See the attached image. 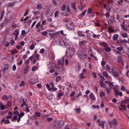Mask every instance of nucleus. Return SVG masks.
I'll return each mask as SVG.
<instances>
[{"label": "nucleus", "instance_id": "1", "mask_svg": "<svg viewBox=\"0 0 129 129\" xmlns=\"http://www.w3.org/2000/svg\"><path fill=\"white\" fill-rule=\"evenodd\" d=\"M129 102V99H126L125 100V101L122 100L121 101V104L119 105L120 107H121L124 111L126 110V106L125 105H122V104H127Z\"/></svg>", "mask_w": 129, "mask_h": 129}, {"label": "nucleus", "instance_id": "2", "mask_svg": "<svg viewBox=\"0 0 129 129\" xmlns=\"http://www.w3.org/2000/svg\"><path fill=\"white\" fill-rule=\"evenodd\" d=\"M77 54L79 58H81V59H82L83 60H84V59L87 58V55L86 54L84 53V52L81 50H78Z\"/></svg>", "mask_w": 129, "mask_h": 129}, {"label": "nucleus", "instance_id": "3", "mask_svg": "<svg viewBox=\"0 0 129 129\" xmlns=\"http://www.w3.org/2000/svg\"><path fill=\"white\" fill-rule=\"evenodd\" d=\"M75 49L73 48L69 47L67 49V54L69 55L70 57H72L74 55Z\"/></svg>", "mask_w": 129, "mask_h": 129}, {"label": "nucleus", "instance_id": "4", "mask_svg": "<svg viewBox=\"0 0 129 129\" xmlns=\"http://www.w3.org/2000/svg\"><path fill=\"white\" fill-rule=\"evenodd\" d=\"M56 43L59 46H66V44H65V42H64V41L60 38L56 41Z\"/></svg>", "mask_w": 129, "mask_h": 129}, {"label": "nucleus", "instance_id": "5", "mask_svg": "<svg viewBox=\"0 0 129 129\" xmlns=\"http://www.w3.org/2000/svg\"><path fill=\"white\" fill-rule=\"evenodd\" d=\"M4 122L5 123V124H9V123H11V121H10V120L7 119L5 117L2 119V120L1 121V123L3 124Z\"/></svg>", "mask_w": 129, "mask_h": 129}, {"label": "nucleus", "instance_id": "6", "mask_svg": "<svg viewBox=\"0 0 129 129\" xmlns=\"http://www.w3.org/2000/svg\"><path fill=\"white\" fill-rule=\"evenodd\" d=\"M10 98H12V96L10 95L9 96H7V95H3L2 96V99L3 100H9Z\"/></svg>", "mask_w": 129, "mask_h": 129}, {"label": "nucleus", "instance_id": "7", "mask_svg": "<svg viewBox=\"0 0 129 129\" xmlns=\"http://www.w3.org/2000/svg\"><path fill=\"white\" fill-rule=\"evenodd\" d=\"M13 35L15 36V40H18V37L19 36V30H16L13 33Z\"/></svg>", "mask_w": 129, "mask_h": 129}, {"label": "nucleus", "instance_id": "8", "mask_svg": "<svg viewBox=\"0 0 129 129\" xmlns=\"http://www.w3.org/2000/svg\"><path fill=\"white\" fill-rule=\"evenodd\" d=\"M10 66V64L9 63H7L4 65V68L3 70V73H6V70H8L9 69V67Z\"/></svg>", "mask_w": 129, "mask_h": 129}, {"label": "nucleus", "instance_id": "9", "mask_svg": "<svg viewBox=\"0 0 129 129\" xmlns=\"http://www.w3.org/2000/svg\"><path fill=\"white\" fill-rule=\"evenodd\" d=\"M58 63L59 66H63L64 65V59H58Z\"/></svg>", "mask_w": 129, "mask_h": 129}, {"label": "nucleus", "instance_id": "10", "mask_svg": "<svg viewBox=\"0 0 129 129\" xmlns=\"http://www.w3.org/2000/svg\"><path fill=\"white\" fill-rule=\"evenodd\" d=\"M38 81L36 79H32L31 80L29 81V83L30 85H33V84H35V83H37Z\"/></svg>", "mask_w": 129, "mask_h": 129}, {"label": "nucleus", "instance_id": "11", "mask_svg": "<svg viewBox=\"0 0 129 129\" xmlns=\"http://www.w3.org/2000/svg\"><path fill=\"white\" fill-rule=\"evenodd\" d=\"M60 10L62 11V12H65V11H66V4H63L61 6Z\"/></svg>", "mask_w": 129, "mask_h": 129}, {"label": "nucleus", "instance_id": "12", "mask_svg": "<svg viewBox=\"0 0 129 129\" xmlns=\"http://www.w3.org/2000/svg\"><path fill=\"white\" fill-rule=\"evenodd\" d=\"M104 48H105V51H106V52H110L111 49H110V48L109 47H108V46H107V45L104 44Z\"/></svg>", "mask_w": 129, "mask_h": 129}, {"label": "nucleus", "instance_id": "13", "mask_svg": "<svg viewBox=\"0 0 129 129\" xmlns=\"http://www.w3.org/2000/svg\"><path fill=\"white\" fill-rule=\"evenodd\" d=\"M58 124L59 125V126H57L58 127H60V128H61V127H63V126L64 125V121H59L58 122Z\"/></svg>", "mask_w": 129, "mask_h": 129}, {"label": "nucleus", "instance_id": "14", "mask_svg": "<svg viewBox=\"0 0 129 129\" xmlns=\"http://www.w3.org/2000/svg\"><path fill=\"white\" fill-rule=\"evenodd\" d=\"M16 5V2H13V3H9V5L8 6V8H12V7H14Z\"/></svg>", "mask_w": 129, "mask_h": 129}, {"label": "nucleus", "instance_id": "15", "mask_svg": "<svg viewBox=\"0 0 129 129\" xmlns=\"http://www.w3.org/2000/svg\"><path fill=\"white\" fill-rule=\"evenodd\" d=\"M112 74L114 77H118L119 73L113 71Z\"/></svg>", "mask_w": 129, "mask_h": 129}, {"label": "nucleus", "instance_id": "16", "mask_svg": "<svg viewBox=\"0 0 129 129\" xmlns=\"http://www.w3.org/2000/svg\"><path fill=\"white\" fill-rule=\"evenodd\" d=\"M90 98L93 101L95 100V97L94 96V95H93L92 93H91L90 94Z\"/></svg>", "mask_w": 129, "mask_h": 129}, {"label": "nucleus", "instance_id": "17", "mask_svg": "<svg viewBox=\"0 0 129 129\" xmlns=\"http://www.w3.org/2000/svg\"><path fill=\"white\" fill-rule=\"evenodd\" d=\"M105 123V121H102L101 123H99V125L100 126L101 125L102 128H104V124Z\"/></svg>", "mask_w": 129, "mask_h": 129}, {"label": "nucleus", "instance_id": "18", "mask_svg": "<svg viewBox=\"0 0 129 129\" xmlns=\"http://www.w3.org/2000/svg\"><path fill=\"white\" fill-rule=\"evenodd\" d=\"M72 8L75 11L76 10V2H73L72 4Z\"/></svg>", "mask_w": 129, "mask_h": 129}, {"label": "nucleus", "instance_id": "19", "mask_svg": "<svg viewBox=\"0 0 129 129\" xmlns=\"http://www.w3.org/2000/svg\"><path fill=\"white\" fill-rule=\"evenodd\" d=\"M78 33L79 37H85V35L83 34V32H82V31H78Z\"/></svg>", "mask_w": 129, "mask_h": 129}, {"label": "nucleus", "instance_id": "20", "mask_svg": "<svg viewBox=\"0 0 129 129\" xmlns=\"http://www.w3.org/2000/svg\"><path fill=\"white\" fill-rule=\"evenodd\" d=\"M105 90L107 92V94H110V92H111V89L106 88Z\"/></svg>", "mask_w": 129, "mask_h": 129}, {"label": "nucleus", "instance_id": "21", "mask_svg": "<svg viewBox=\"0 0 129 129\" xmlns=\"http://www.w3.org/2000/svg\"><path fill=\"white\" fill-rule=\"evenodd\" d=\"M102 75L107 78L108 77V74H107V72L105 71L102 73Z\"/></svg>", "mask_w": 129, "mask_h": 129}, {"label": "nucleus", "instance_id": "22", "mask_svg": "<svg viewBox=\"0 0 129 129\" xmlns=\"http://www.w3.org/2000/svg\"><path fill=\"white\" fill-rule=\"evenodd\" d=\"M117 38H118V35L115 34L114 36H113L112 39L113 41H117Z\"/></svg>", "mask_w": 129, "mask_h": 129}, {"label": "nucleus", "instance_id": "23", "mask_svg": "<svg viewBox=\"0 0 129 129\" xmlns=\"http://www.w3.org/2000/svg\"><path fill=\"white\" fill-rule=\"evenodd\" d=\"M42 8H43V6H42V5H38L36 7L37 10H39V11H41Z\"/></svg>", "mask_w": 129, "mask_h": 129}, {"label": "nucleus", "instance_id": "24", "mask_svg": "<svg viewBox=\"0 0 129 129\" xmlns=\"http://www.w3.org/2000/svg\"><path fill=\"white\" fill-rule=\"evenodd\" d=\"M108 85L110 89H111L112 87H113V83H112L111 82H108Z\"/></svg>", "mask_w": 129, "mask_h": 129}, {"label": "nucleus", "instance_id": "25", "mask_svg": "<svg viewBox=\"0 0 129 129\" xmlns=\"http://www.w3.org/2000/svg\"><path fill=\"white\" fill-rule=\"evenodd\" d=\"M85 43H86V41L83 40L79 43V45L81 47V46L85 45Z\"/></svg>", "mask_w": 129, "mask_h": 129}, {"label": "nucleus", "instance_id": "26", "mask_svg": "<svg viewBox=\"0 0 129 129\" xmlns=\"http://www.w3.org/2000/svg\"><path fill=\"white\" fill-rule=\"evenodd\" d=\"M58 126H60V125L59 124V123L57 122L54 125V128L55 129L61 128V127H58Z\"/></svg>", "mask_w": 129, "mask_h": 129}, {"label": "nucleus", "instance_id": "27", "mask_svg": "<svg viewBox=\"0 0 129 129\" xmlns=\"http://www.w3.org/2000/svg\"><path fill=\"white\" fill-rule=\"evenodd\" d=\"M117 60H118V62H122V57H121V56L119 55L117 57Z\"/></svg>", "mask_w": 129, "mask_h": 129}, {"label": "nucleus", "instance_id": "28", "mask_svg": "<svg viewBox=\"0 0 129 129\" xmlns=\"http://www.w3.org/2000/svg\"><path fill=\"white\" fill-rule=\"evenodd\" d=\"M11 102L8 101L7 104L6 106V108H9V107H11Z\"/></svg>", "mask_w": 129, "mask_h": 129}, {"label": "nucleus", "instance_id": "29", "mask_svg": "<svg viewBox=\"0 0 129 129\" xmlns=\"http://www.w3.org/2000/svg\"><path fill=\"white\" fill-rule=\"evenodd\" d=\"M113 124H114V125H116V124H117V119L114 118L113 120Z\"/></svg>", "mask_w": 129, "mask_h": 129}, {"label": "nucleus", "instance_id": "30", "mask_svg": "<svg viewBox=\"0 0 129 129\" xmlns=\"http://www.w3.org/2000/svg\"><path fill=\"white\" fill-rule=\"evenodd\" d=\"M49 35L50 37L54 38V37H55L56 36V35H57V33H50Z\"/></svg>", "mask_w": 129, "mask_h": 129}, {"label": "nucleus", "instance_id": "31", "mask_svg": "<svg viewBox=\"0 0 129 129\" xmlns=\"http://www.w3.org/2000/svg\"><path fill=\"white\" fill-rule=\"evenodd\" d=\"M4 16H5V11H3L1 14V17L0 18V21L3 20V18H4Z\"/></svg>", "mask_w": 129, "mask_h": 129}, {"label": "nucleus", "instance_id": "32", "mask_svg": "<svg viewBox=\"0 0 129 129\" xmlns=\"http://www.w3.org/2000/svg\"><path fill=\"white\" fill-rule=\"evenodd\" d=\"M86 12H87V11L85 10L83 12H82V14H81L80 15V16L81 17V18L84 17V16H85V14H86Z\"/></svg>", "mask_w": 129, "mask_h": 129}, {"label": "nucleus", "instance_id": "33", "mask_svg": "<svg viewBox=\"0 0 129 129\" xmlns=\"http://www.w3.org/2000/svg\"><path fill=\"white\" fill-rule=\"evenodd\" d=\"M108 31L111 33H113L114 32V30L112 29V27L111 26L109 27Z\"/></svg>", "mask_w": 129, "mask_h": 129}, {"label": "nucleus", "instance_id": "34", "mask_svg": "<svg viewBox=\"0 0 129 129\" xmlns=\"http://www.w3.org/2000/svg\"><path fill=\"white\" fill-rule=\"evenodd\" d=\"M80 78L81 79H84V78H85V77H84V74L83 73H81L80 74Z\"/></svg>", "mask_w": 129, "mask_h": 129}, {"label": "nucleus", "instance_id": "35", "mask_svg": "<svg viewBox=\"0 0 129 129\" xmlns=\"http://www.w3.org/2000/svg\"><path fill=\"white\" fill-rule=\"evenodd\" d=\"M116 49H117L118 51H119V52H121L123 50V48L121 47H119L118 48H116Z\"/></svg>", "mask_w": 129, "mask_h": 129}, {"label": "nucleus", "instance_id": "36", "mask_svg": "<svg viewBox=\"0 0 129 129\" xmlns=\"http://www.w3.org/2000/svg\"><path fill=\"white\" fill-rule=\"evenodd\" d=\"M100 86H101V87H104V83H103V82H102V81H101L100 82Z\"/></svg>", "mask_w": 129, "mask_h": 129}, {"label": "nucleus", "instance_id": "37", "mask_svg": "<svg viewBox=\"0 0 129 129\" xmlns=\"http://www.w3.org/2000/svg\"><path fill=\"white\" fill-rule=\"evenodd\" d=\"M60 79H61V77L60 76H57L56 78V82H59L60 81Z\"/></svg>", "mask_w": 129, "mask_h": 129}, {"label": "nucleus", "instance_id": "38", "mask_svg": "<svg viewBox=\"0 0 129 129\" xmlns=\"http://www.w3.org/2000/svg\"><path fill=\"white\" fill-rule=\"evenodd\" d=\"M59 15V11H57L54 13V17L55 18H57L58 17V15Z\"/></svg>", "mask_w": 129, "mask_h": 129}, {"label": "nucleus", "instance_id": "39", "mask_svg": "<svg viewBox=\"0 0 129 129\" xmlns=\"http://www.w3.org/2000/svg\"><path fill=\"white\" fill-rule=\"evenodd\" d=\"M120 43H125V44H126L127 43V40H126V39H123V40H120Z\"/></svg>", "mask_w": 129, "mask_h": 129}, {"label": "nucleus", "instance_id": "40", "mask_svg": "<svg viewBox=\"0 0 129 129\" xmlns=\"http://www.w3.org/2000/svg\"><path fill=\"white\" fill-rule=\"evenodd\" d=\"M104 95H105V93H104V92H101L100 93V96L101 98H102L103 97V96Z\"/></svg>", "mask_w": 129, "mask_h": 129}, {"label": "nucleus", "instance_id": "41", "mask_svg": "<svg viewBox=\"0 0 129 129\" xmlns=\"http://www.w3.org/2000/svg\"><path fill=\"white\" fill-rule=\"evenodd\" d=\"M30 50H34L35 49V45L33 44H31L30 46Z\"/></svg>", "mask_w": 129, "mask_h": 129}, {"label": "nucleus", "instance_id": "42", "mask_svg": "<svg viewBox=\"0 0 129 129\" xmlns=\"http://www.w3.org/2000/svg\"><path fill=\"white\" fill-rule=\"evenodd\" d=\"M75 110H76V112H77V113H80V111H81V109L76 108Z\"/></svg>", "mask_w": 129, "mask_h": 129}, {"label": "nucleus", "instance_id": "43", "mask_svg": "<svg viewBox=\"0 0 129 129\" xmlns=\"http://www.w3.org/2000/svg\"><path fill=\"white\" fill-rule=\"evenodd\" d=\"M16 119H18V116L15 115L13 117V119H12V121H15V120H16Z\"/></svg>", "mask_w": 129, "mask_h": 129}, {"label": "nucleus", "instance_id": "44", "mask_svg": "<svg viewBox=\"0 0 129 129\" xmlns=\"http://www.w3.org/2000/svg\"><path fill=\"white\" fill-rule=\"evenodd\" d=\"M25 105H26V106H27V103H26V102L23 101V103L21 105V107H24V106H25Z\"/></svg>", "mask_w": 129, "mask_h": 129}, {"label": "nucleus", "instance_id": "45", "mask_svg": "<svg viewBox=\"0 0 129 129\" xmlns=\"http://www.w3.org/2000/svg\"><path fill=\"white\" fill-rule=\"evenodd\" d=\"M122 37H123V38H127V33H122Z\"/></svg>", "mask_w": 129, "mask_h": 129}, {"label": "nucleus", "instance_id": "46", "mask_svg": "<svg viewBox=\"0 0 129 129\" xmlns=\"http://www.w3.org/2000/svg\"><path fill=\"white\" fill-rule=\"evenodd\" d=\"M12 117H13L12 115H10L6 116L5 117V118L7 119H11V118H12Z\"/></svg>", "mask_w": 129, "mask_h": 129}, {"label": "nucleus", "instance_id": "47", "mask_svg": "<svg viewBox=\"0 0 129 129\" xmlns=\"http://www.w3.org/2000/svg\"><path fill=\"white\" fill-rule=\"evenodd\" d=\"M114 22V21H113V19L112 18L111 19L109 20L108 24H113Z\"/></svg>", "mask_w": 129, "mask_h": 129}, {"label": "nucleus", "instance_id": "48", "mask_svg": "<svg viewBox=\"0 0 129 129\" xmlns=\"http://www.w3.org/2000/svg\"><path fill=\"white\" fill-rule=\"evenodd\" d=\"M27 33L25 30H22V36H26Z\"/></svg>", "mask_w": 129, "mask_h": 129}, {"label": "nucleus", "instance_id": "49", "mask_svg": "<svg viewBox=\"0 0 129 129\" xmlns=\"http://www.w3.org/2000/svg\"><path fill=\"white\" fill-rule=\"evenodd\" d=\"M24 115H25V113L24 112H21L20 113V114H18V116L19 117H20L21 118L22 117V116H24Z\"/></svg>", "mask_w": 129, "mask_h": 129}, {"label": "nucleus", "instance_id": "50", "mask_svg": "<svg viewBox=\"0 0 129 129\" xmlns=\"http://www.w3.org/2000/svg\"><path fill=\"white\" fill-rule=\"evenodd\" d=\"M37 68L36 66L33 67L31 70L32 71H33V72L36 71L37 70Z\"/></svg>", "mask_w": 129, "mask_h": 129}, {"label": "nucleus", "instance_id": "51", "mask_svg": "<svg viewBox=\"0 0 129 129\" xmlns=\"http://www.w3.org/2000/svg\"><path fill=\"white\" fill-rule=\"evenodd\" d=\"M121 91H125V87H124V86H122L121 87Z\"/></svg>", "mask_w": 129, "mask_h": 129}, {"label": "nucleus", "instance_id": "52", "mask_svg": "<svg viewBox=\"0 0 129 129\" xmlns=\"http://www.w3.org/2000/svg\"><path fill=\"white\" fill-rule=\"evenodd\" d=\"M52 4L53 6H57V2H56V0H52Z\"/></svg>", "mask_w": 129, "mask_h": 129}, {"label": "nucleus", "instance_id": "53", "mask_svg": "<svg viewBox=\"0 0 129 129\" xmlns=\"http://www.w3.org/2000/svg\"><path fill=\"white\" fill-rule=\"evenodd\" d=\"M46 87L48 89L49 91L52 89V88H50V85H49V84H46Z\"/></svg>", "mask_w": 129, "mask_h": 129}, {"label": "nucleus", "instance_id": "54", "mask_svg": "<svg viewBox=\"0 0 129 129\" xmlns=\"http://www.w3.org/2000/svg\"><path fill=\"white\" fill-rule=\"evenodd\" d=\"M44 52H45V49L42 48L40 49V53H41V54H44Z\"/></svg>", "mask_w": 129, "mask_h": 129}, {"label": "nucleus", "instance_id": "55", "mask_svg": "<svg viewBox=\"0 0 129 129\" xmlns=\"http://www.w3.org/2000/svg\"><path fill=\"white\" fill-rule=\"evenodd\" d=\"M29 66H26L25 68V71H26L27 72H28V71H29Z\"/></svg>", "mask_w": 129, "mask_h": 129}, {"label": "nucleus", "instance_id": "56", "mask_svg": "<svg viewBox=\"0 0 129 129\" xmlns=\"http://www.w3.org/2000/svg\"><path fill=\"white\" fill-rule=\"evenodd\" d=\"M106 62H105V61H101V66H104L106 65Z\"/></svg>", "mask_w": 129, "mask_h": 129}, {"label": "nucleus", "instance_id": "57", "mask_svg": "<svg viewBox=\"0 0 129 129\" xmlns=\"http://www.w3.org/2000/svg\"><path fill=\"white\" fill-rule=\"evenodd\" d=\"M121 27L123 31H127V29L124 27V26L121 25Z\"/></svg>", "mask_w": 129, "mask_h": 129}, {"label": "nucleus", "instance_id": "58", "mask_svg": "<svg viewBox=\"0 0 129 129\" xmlns=\"http://www.w3.org/2000/svg\"><path fill=\"white\" fill-rule=\"evenodd\" d=\"M24 85H25V82H24V81H23L21 82L20 86L22 87V86H24Z\"/></svg>", "mask_w": 129, "mask_h": 129}, {"label": "nucleus", "instance_id": "59", "mask_svg": "<svg viewBox=\"0 0 129 129\" xmlns=\"http://www.w3.org/2000/svg\"><path fill=\"white\" fill-rule=\"evenodd\" d=\"M63 95H64V93H60L58 94V96L59 98H60V97L61 96H63Z\"/></svg>", "mask_w": 129, "mask_h": 129}, {"label": "nucleus", "instance_id": "60", "mask_svg": "<svg viewBox=\"0 0 129 129\" xmlns=\"http://www.w3.org/2000/svg\"><path fill=\"white\" fill-rule=\"evenodd\" d=\"M106 68L107 70H108V71H109V70H110V67L109 66H108V64H107L106 66Z\"/></svg>", "mask_w": 129, "mask_h": 129}, {"label": "nucleus", "instance_id": "61", "mask_svg": "<svg viewBox=\"0 0 129 129\" xmlns=\"http://www.w3.org/2000/svg\"><path fill=\"white\" fill-rule=\"evenodd\" d=\"M92 75H93V77H94V78H96V77H97V75H96V73H93Z\"/></svg>", "mask_w": 129, "mask_h": 129}, {"label": "nucleus", "instance_id": "62", "mask_svg": "<svg viewBox=\"0 0 129 129\" xmlns=\"http://www.w3.org/2000/svg\"><path fill=\"white\" fill-rule=\"evenodd\" d=\"M119 93V91H115V94L116 96H118Z\"/></svg>", "mask_w": 129, "mask_h": 129}, {"label": "nucleus", "instance_id": "63", "mask_svg": "<svg viewBox=\"0 0 129 129\" xmlns=\"http://www.w3.org/2000/svg\"><path fill=\"white\" fill-rule=\"evenodd\" d=\"M34 16H37V15H40V12H35L33 13Z\"/></svg>", "mask_w": 129, "mask_h": 129}, {"label": "nucleus", "instance_id": "64", "mask_svg": "<svg viewBox=\"0 0 129 129\" xmlns=\"http://www.w3.org/2000/svg\"><path fill=\"white\" fill-rule=\"evenodd\" d=\"M83 8H84V6L81 5L80 6H79V10H83Z\"/></svg>", "mask_w": 129, "mask_h": 129}]
</instances>
